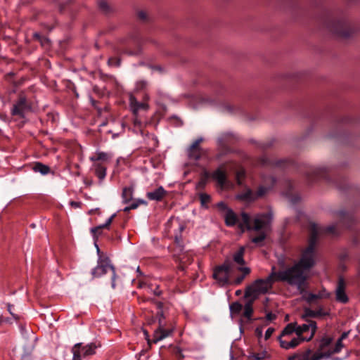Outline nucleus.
I'll list each match as a JSON object with an SVG mask.
<instances>
[{"instance_id":"47","label":"nucleus","mask_w":360,"mask_h":360,"mask_svg":"<svg viewBox=\"0 0 360 360\" xmlns=\"http://www.w3.org/2000/svg\"><path fill=\"white\" fill-rule=\"evenodd\" d=\"M138 17L141 19V20H146V13L143 11H141L138 13Z\"/></svg>"},{"instance_id":"36","label":"nucleus","mask_w":360,"mask_h":360,"mask_svg":"<svg viewBox=\"0 0 360 360\" xmlns=\"http://www.w3.org/2000/svg\"><path fill=\"white\" fill-rule=\"evenodd\" d=\"M108 64L109 66L119 67L121 64V60L118 57H110L108 60Z\"/></svg>"},{"instance_id":"21","label":"nucleus","mask_w":360,"mask_h":360,"mask_svg":"<svg viewBox=\"0 0 360 360\" xmlns=\"http://www.w3.org/2000/svg\"><path fill=\"white\" fill-rule=\"evenodd\" d=\"M328 315H329V313L325 311L322 307H319L316 310L305 309L302 318L308 319V318L324 317Z\"/></svg>"},{"instance_id":"2","label":"nucleus","mask_w":360,"mask_h":360,"mask_svg":"<svg viewBox=\"0 0 360 360\" xmlns=\"http://www.w3.org/2000/svg\"><path fill=\"white\" fill-rule=\"evenodd\" d=\"M224 219L228 226H233L238 224L242 231H244L245 229L248 230H260L269 224L271 213L256 216L252 224L250 217L248 214L243 212L240 217L238 218L232 210H229L226 212Z\"/></svg>"},{"instance_id":"6","label":"nucleus","mask_w":360,"mask_h":360,"mask_svg":"<svg viewBox=\"0 0 360 360\" xmlns=\"http://www.w3.org/2000/svg\"><path fill=\"white\" fill-rule=\"evenodd\" d=\"M233 265L232 260L226 259L221 265L214 268L213 278L224 285L229 283V276L233 273Z\"/></svg>"},{"instance_id":"51","label":"nucleus","mask_w":360,"mask_h":360,"mask_svg":"<svg viewBox=\"0 0 360 360\" xmlns=\"http://www.w3.org/2000/svg\"><path fill=\"white\" fill-rule=\"evenodd\" d=\"M138 115L135 116L134 124L135 127H140L141 125V122L138 119Z\"/></svg>"},{"instance_id":"58","label":"nucleus","mask_w":360,"mask_h":360,"mask_svg":"<svg viewBox=\"0 0 360 360\" xmlns=\"http://www.w3.org/2000/svg\"><path fill=\"white\" fill-rule=\"evenodd\" d=\"M130 210H131L130 205H129V206H127V207H124V208L123 209V211H124V212H129Z\"/></svg>"},{"instance_id":"59","label":"nucleus","mask_w":360,"mask_h":360,"mask_svg":"<svg viewBox=\"0 0 360 360\" xmlns=\"http://www.w3.org/2000/svg\"><path fill=\"white\" fill-rule=\"evenodd\" d=\"M357 271H358V276L360 278V260H359V264H358Z\"/></svg>"},{"instance_id":"43","label":"nucleus","mask_w":360,"mask_h":360,"mask_svg":"<svg viewBox=\"0 0 360 360\" xmlns=\"http://www.w3.org/2000/svg\"><path fill=\"white\" fill-rule=\"evenodd\" d=\"M276 315L271 312H268L266 315V319L269 321H272L274 319H276Z\"/></svg>"},{"instance_id":"10","label":"nucleus","mask_w":360,"mask_h":360,"mask_svg":"<svg viewBox=\"0 0 360 360\" xmlns=\"http://www.w3.org/2000/svg\"><path fill=\"white\" fill-rule=\"evenodd\" d=\"M174 242L177 245L174 257H176V260L179 262V268L181 270H184L186 265L192 263L193 253L190 251H184L183 247L181 244V238L178 236H175Z\"/></svg>"},{"instance_id":"5","label":"nucleus","mask_w":360,"mask_h":360,"mask_svg":"<svg viewBox=\"0 0 360 360\" xmlns=\"http://www.w3.org/2000/svg\"><path fill=\"white\" fill-rule=\"evenodd\" d=\"M31 110V103L28 101L25 93L20 92L13 105L11 114L13 116H17L20 119H23L25 117L26 113Z\"/></svg>"},{"instance_id":"37","label":"nucleus","mask_w":360,"mask_h":360,"mask_svg":"<svg viewBox=\"0 0 360 360\" xmlns=\"http://www.w3.org/2000/svg\"><path fill=\"white\" fill-rule=\"evenodd\" d=\"M342 347V340L338 339L335 345L333 344L332 354L340 352Z\"/></svg>"},{"instance_id":"31","label":"nucleus","mask_w":360,"mask_h":360,"mask_svg":"<svg viewBox=\"0 0 360 360\" xmlns=\"http://www.w3.org/2000/svg\"><path fill=\"white\" fill-rule=\"evenodd\" d=\"M217 182L218 183L219 187H220V188H221L223 190L231 189V188H233V186H234V184H233L234 181H217ZM236 182L237 183V184L239 186H243V183L244 181H236Z\"/></svg>"},{"instance_id":"49","label":"nucleus","mask_w":360,"mask_h":360,"mask_svg":"<svg viewBox=\"0 0 360 360\" xmlns=\"http://www.w3.org/2000/svg\"><path fill=\"white\" fill-rule=\"evenodd\" d=\"M131 210H135L139 206V203L137 202L136 200H134L130 205Z\"/></svg>"},{"instance_id":"52","label":"nucleus","mask_w":360,"mask_h":360,"mask_svg":"<svg viewBox=\"0 0 360 360\" xmlns=\"http://www.w3.org/2000/svg\"><path fill=\"white\" fill-rule=\"evenodd\" d=\"M349 333V331L348 332H344L341 335V336H340V338L339 339L341 340H343L346 339L348 337Z\"/></svg>"},{"instance_id":"19","label":"nucleus","mask_w":360,"mask_h":360,"mask_svg":"<svg viewBox=\"0 0 360 360\" xmlns=\"http://www.w3.org/2000/svg\"><path fill=\"white\" fill-rule=\"evenodd\" d=\"M129 105L134 116L138 115V112L140 110H148L149 107L148 103L138 101L137 99L133 96H130L129 98Z\"/></svg>"},{"instance_id":"35","label":"nucleus","mask_w":360,"mask_h":360,"mask_svg":"<svg viewBox=\"0 0 360 360\" xmlns=\"http://www.w3.org/2000/svg\"><path fill=\"white\" fill-rule=\"evenodd\" d=\"M266 356L267 353L266 352L262 353H252L248 360H264Z\"/></svg>"},{"instance_id":"38","label":"nucleus","mask_w":360,"mask_h":360,"mask_svg":"<svg viewBox=\"0 0 360 360\" xmlns=\"http://www.w3.org/2000/svg\"><path fill=\"white\" fill-rule=\"evenodd\" d=\"M172 354L176 356V358L178 360H182L184 358V355L183 354L181 349L179 347H173Z\"/></svg>"},{"instance_id":"18","label":"nucleus","mask_w":360,"mask_h":360,"mask_svg":"<svg viewBox=\"0 0 360 360\" xmlns=\"http://www.w3.org/2000/svg\"><path fill=\"white\" fill-rule=\"evenodd\" d=\"M202 141V138L196 139L188 149V156L190 160L197 161L200 158L202 150L199 145Z\"/></svg>"},{"instance_id":"39","label":"nucleus","mask_w":360,"mask_h":360,"mask_svg":"<svg viewBox=\"0 0 360 360\" xmlns=\"http://www.w3.org/2000/svg\"><path fill=\"white\" fill-rule=\"evenodd\" d=\"M98 6H99V8L105 13H108L109 11V6H108V3L104 0H101L98 2Z\"/></svg>"},{"instance_id":"15","label":"nucleus","mask_w":360,"mask_h":360,"mask_svg":"<svg viewBox=\"0 0 360 360\" xmlns=\"http://www.w3.org/2000/svg\"><path fill=\"white\" fill-rule=\"evenodd\" d=\"M201 175V180H208L210 178H212V180L217 181L226 180V172L222 167H219L212 173H210L204 168L202 171Z\"/></svg>"},{"instance_id":"12","label":"nucleus","mask_w":360,"mask_h":360,"mask_svg":"<svg viewBox=\"0 0 360 360\" xmlns=\"http://www.w3.org/2000/svg\"><path fill=\"white\" fill-rule=\"evenodd\" d=\"M266 192L267 188L264 186H260L257 192H254L250 188L245 187L244 191L236 195V198L242 201L252 202L264 196Z\"/></svg>"},{"instance_id":"62","label":"nucleus","mask_w":360,"mask_h":360,"mask_svg":"<svg viewBox=\"0 0 360 360\" xmlns=\"http://www.w3.org/2000/svg\"><path fill=\"white\" fill-rule=\"evenodd\" d=\"M145 284L146 283L144 282L140 281L139 283V288H143Z\"/></svg>"},{"instance_id":"50","label":"nucleus","mask_w":360,"mask_h":360,"mask_svg":"<svg viewBox=\"0 0 360 360\" xmlns=\"http://www.w3.org/2000/svg\"><path fill=\"white\" fill-rule=\"evenodd\" d=\"M70 205L73 207H79L81 202H75V201H70Z\"/></svg>"},{"instance_id":"25","label":"nucleus","mask_w":360,"mask_h":360,"mask_svg":"<svg viewBox=\"0 0 360 360\" xmlns=\"http://www.w3.org/2000/svg\"><path fill=\"white\" fill-rule=\"evenodd\" d=\"M255 300L256 299H254V297H251V299L248 300L244 306V311L243 315L245 318H246L248 320H251V317L253 313L252 304Z\"/></svg>"},{"instance_id":"14","label":"nucleus","mask_w":360,"mask_h":360,"mask_svg":"<svg viewBox=\"0 0 360 360\" xmlns=\"http://www.w3.org/2000/svg\"><path fill=\"white\" fill-rule=\"evenodd\" d=\"M114 157L111 152H104L97 150L95 153L89 157V160L93 163H102L108 165Z\"/></svg>"},{"instance_id":"4","label":"nucleus","mask_w":360,"mask_h":360,"mask_svg":"<svg viewBox=\"0 0 360 360\" xmlns=\"http://www.w3.org/2000/svg\"><path fill=\"white\" fill-rule=\"evenodd\" d=\"M152 301L154 302L159 310L156 314V319L158 321V326L154 330L153 338L152 340L153 343H157L158 341H160L171 335L174 329L172 324L166 321L165 311L163 310V303L159 301H156L153 299Z\"/></svg>"},{"instance_id":"8","label":"nucleus","mask_w":360,"mask_h":360,"mask_svg":"<svg viewBox=\"0 0 360 360\" xmlns=\"http://www.w3.org/2000/svg\"><path fill=\"white\" fill-rule=\"evenodd\" d=\"M98 346L94 342L84 345L82 342L75 344L72 348V360H82L96 354Z\"/></svg>"},{"instance_id":"45","label":"nucleus","mask_w":360,"mask_h":360,"mask_svg":"<svg viewBox=\"0 0 360 360\" xmlns=\"http://www.w3.org/2000/svg\"><path fill=\"white\" fill-rule=\"evenodd\" d=\"M13 307V305L10 304H7V308H8V311H9V313L12 315V316L15 319H18V316L15 314L13 311H12V308Z\"/></svg>"},{"instance_id":"34","label":"nucleus","mask_w":360,"mask_h":360,"mask_svg":"<svg viewBox=\"0 0 360 360\" xmlns=\"http://www.w3.org/2000/svg\"><path fill=\"white\" fill-rule=\"evenodd\" d=\"M243 309V305L238 302H235L230 305V311L232 314H239Z\"/></svg>"},{"instance_id":"9","label":"nucleus","mask_w":360,"mask_h":360,"mask_svg":"<svg viewBox=\"0 0 360 360\" xmlns=\"http://www.w3.org/2000/svg\"><path fill=\"white\" fill-rule=\"evenodd\" d=\"M330 32L342 38L349 37L353 32L348 22L343 19L333 21L326 25Z\"/></svg>"},{"instance_id":"57","label":"nucleus","mask_w":360,"mask_h":360,"mask_svg":"<svg viewBox=\"0 0 360 360\" xmlns=\"http://www.w3.org/2000/svg\"><path fill=\"white\" fill-rule=\"evenodd\" d=\"M124 160L122 158H118L116 160L117 165H119L121 162H124Z\"/></svg>"},{"instance_id":"29","label":"nucleus","mask_w":360,"mask_h":360,"mask_svg":"<svg viewBox=\"0 0 360 360\" xmlns=\"http://www.w3.org/2000/svg\"><path fill=\"white\" fill-rule=\"evenodd\" d=\"M271 219L270 220L269 224L266 227H264L260 230H256L257 231H261V232L259 233V236H255L252 238V243L259 245L265 240V238H266L265 231L269 229V225L271 224Z\"/></svg>"},{"instance_id":"41","label":"nucleus","mask_w":360,"mask_h":360,"mask_svg":"<svg viewBox=\"0 0 360 360\" xmlns=\"http://www.w3.org/2000/svg\"><path fill=\"white\" fill-rule=\"evenodd\" d=\"M217 208L221 210V211H225L226 212H227V210H230L227 205H226V203H224V202H219L217 203Z\"/></svg>"},{"instance_id":"24","label":"nucleus","mask_w":360,"mask_h":360,"mask_svg":"<svg viewBox=\"0 0 360 360\" xmlns=\"http://www.w3.org/2000/svg\"><path fill=\"white\" fill-rule=\"evenodd\" d=\"M93 167H94L96 176L100 180L103 179L106 175V165H103L102 163H93Z\"/></svg>"},{"instance_id":"46","label":"nucleus","mask_w":360,"mask_h":360,"mask_svg":"<svg viewBox=\"0 0 360 360\" xmlns=\"http://www.w3.org/2000/svg\"><path fill=\"white\" fill-rule=\"evenodd\" d=\"M206 182L207 181H198V183L196 184V188L198 190L202 189L205 187Z\"/></svg>"},{"instance_id":"32","label":"nucleus","mask_w":360,"mask_h":360,"mask_svg":"<svg viewBox=\"0 0 360 360\" xmlns=\"http://www.w3.org/2000/svg\"><path fill=\"white\" fill-rule=\"evenodd\" d=\"M238 271L243 272V275L237 277L234 281L235 284H240L244 279L245 276L250 273V269L248 267H238Z\"/></svg>"},{"instance_id":"60","label":"nucleus","mask_w":360,"mask_h":360,"mask_svg":"<svg viewBox=\"0 0 360 360\" xmlns=\"http://www.w3.org/2000/svg\"><path fill=\"white\" fill-rule=\"evenodd\" d=\"M8 321V319H6V318H4L3 316H1L0 317V323H2V322H6Z\"/></svg>"},{"instance_id":"1","label":"nucleus","mask_w":360,"mask_h":360,"mask_svg":"<svg viewBox=\"0 0 360 360\" xmlns=\"http://www.w3.org/2000/svg\"><path fill=\"white\" fill-rule=\"evenodd\" d=\"M360 207V202H354L352 205L346 210L342 207L331 211L333 217L338 219V223L325 227H319L314 222H309L307 226L309 232L308 245L302 251L300 259L292 266L276 271L273 266L271 272L264 279H257L249 286L245 292V297H254L257 299L258 294L267 292L276 281L286 283L291 286H295L300 293H304L307 288V281L309 271L314 266L316 255V246L321 233L337 236L340 234L338 224L344 229L353 231L357 224V219L354 214Z\"/></svg>"},{"instance_id":"61","label":"nucleus","mask_w":360,"mask_h":360,"mask_svg":"<svg viewBox=\"0 0 360 360\" xmlns=\"http://www.w3.org/2000/svg\"><path fill=\"white\" fill-rule=\"evenodd\" d=\"M146 83L145 82H140L139 83V86H140L141 87H143V86H146Z\"/></svg>"},{"instance_id":"13","label":"nucleus","mask_w":360,"mask_h":360,"mask_svg":"<svg viewBox=\"0 0 360 360\" xmlns=\"http://www.w3.org/2000/svg\"><path fill=\"white\" fill-rule=\"evenodd\" d=\"M282 194L285 196L292 204L298 203L301 198L293 184V181H283Z\"/></svg>"},{"instance_id":"23","label":"nucleus","mask_w":360,"mask_h":360,"mask_svg":"<svg viewBox=\"0 0 360 360\" xmlns=\"http://www.w3.org/2000/svg\"><path fill=\"white\" fill-rule=\"evenodd\" d=\"M297 323H290L283 328L279 337H283V338H288L290 337L293 333H295L297 335Z\"/></svg>"},{"instance_id":"55","label":"nucleus","mask_w":360,"mask_h":360,"mask_svg":"<svg viewBox=\"0 0 360 360\" xmlns=\"http://www.w3.org/2000/svg\"><path fill=\"white\" fill-rule=\"evenodd\" d=\"M156 321H157L156 316L155 317H152L150 319L148 320V324L151 325L153 323H155Z\"/></svg>"},{"instance_id":"44","label":"nucleus","mask_w":360,"mask_h":360,"mask_svg":"<svg viewBox=\"0 0 360 360\" xmlns=\"http://www.w3.org/2000/svg\"><path fill=\"white\" fill-rule=\"evenodd\" d=\"M349 257L348 252L347 251H344L343 252L340 253V259L341 262H345L347 260Z\"/></svg>"},{"instance_id":"11","label":"nucleus","mask_w":360,"mask_h":360,"mask_svg":"<svg viewBox=\"0 0 360 360\" xmlns=\"http://www.w3.org/2000/svg\"><path fill=\"white\" fill-rule=\"evenodd\" d=\"M307 321L301 326L297 325V335L304 341H310L314 336L317 329L316 323L314 321L304 319Z\"/></svg>"},{"instance_id":"16","label":"nucleus","mask_w":360,"mask_h":360,"mask_svg":"<svg viewBox=\"0 0 360 360\" xmlns=\"http://www.w3.org/2000/svg\"><path fill=\"white\" fill-rule=\"evenodd\" d=\"M346 282L342 277L338 279V285L335 290V297L337 301L342 303H347L349 300L345 292Z\"/></svg>"},{"instance_id":"22","label":"nucleus","mask_w":360,"mask_h":360,"mask_svg":"<svg viewBox=\"0 0 360 360\" xmlns=\"http://www.w3.org/2000/svg\"><path fill=\"white\" fill-rule=\"evenodd\" d=\"M334 183V186L339 189L340 191L343 193H352V192H357L360 193V191L355 188H352L351 186L349 184V181H332Z\"/></svg>"},{"instance_id":"26","label":"nucleus","mask_w":360,"mask_h":360,"mask_svg":"<svg viewBox=\"0 0 360 360\" xmlns=\"http://www.w3.org/2000/svg\"><path fill=\"white\" fill-rule=\"evenodd\" d=\"M244 253H245V248L240 247L237 252H236L233 255V260L232 261L233 263H236L240 266H243L245 264L244 260Z\"/></svg>"},{"instance_id":"53","label":"nucleus","mask_w":360,"mask_h":360,"mask_svg":"<svg viewBox=\"0 0 360 360\" xmlns=\"http://www.w3.org/2000/svg\"><path fill=\"white\" fill-rule=\"evenodd\" d=\"M32 350V347H29L27 349H26L25 351V352L22 354V356H27L28 355H30V354L31 353Z\"/></svg>"},{"instance_id":"7","label":"nucleus","mask_w":360,"mask_h":360,"mask_svg":"<svg viewBox=\"0 0 360 360\" xmlns=\"http://www.w3.org/2000/svg\"><path fill=\"white\" fill-rule=\"evenodd\" d=\"M109 270L112 271L111 286L115 289L116 274L115 268L110 264L108 257L100 256L97 266L92 270V275L94 277H100L105 274Z\"/></svg>"},{"instance_id":"48","label":"nucleus","mask_w":360,"mask_h":360,"mask_svg":"<svg viewBox=\"0 0 360 360\" xmlns=\"http://www.w3.org/2000/svg\"><path fill=\"white\" fill-rule=\"evenodd\" d=\"M116 217V214H113L105 222V226H108L110 227V224H112L114 218Z\"/></svg>"},{"instance_id":"54","label":"nucleus","mask_w":360,"mask_h":360,"mask_svg":"<svg viewBox=\"0 0 360 360\" xmlns=\"http://www.w3.org/2000/svg\"><path fill=\"white\" fill-rule=\"evenodd\" d=\"M153 292H154L155 295L160 296L162 293V291L159 290L158 287H157L156 289L153 291Z\"/></svg>"},{"instance_id":"64","label":"nucleus","mask_w":360,"mask_h":360,"mask_svg":"<svg viewBox=\"0 0 360 360\" xmlns=\"http://www.w3.org/2000/svg\"><path fill=\"white\" fill-rule=\"evenodd\" d=\"M34 37L35 38H37V39H39V37H40V34H38V33H35V34H34Z\"/></svg>"},{"instance_id":"30","label":"nucleus","mask_w":360,"mask_h":360,"mask_svg":"<svg viewBox=\"0 0 360 360\" xmlns=\"http://www.w3.org/2000/svg\"><path fill=\"white\" fill-rule=\"evenodd\" d=\"M33 170L43 175L47 174L51 172V169L48 165L41 162H36L33 166Z\"/></svg>"},{"instance_id":"20","label":"nucleus","mask_w":360,"mask_h":360,"mask_svg":"<svg viewBox=\"0 0 360 360\" xmlns=\"http://www.w3.org/2000/svg\"><path fill=\"white\" fill-rule=\"evenodd\" d=\"M167 192L162 186L148 191L146 193V197L150 200L162 201V198L165 196Z\"/></svg>"},{"instance_id":"27","label":"nucleus","mask_w":360,"mask_h":360,"mask_svg":"<svg viewBox=\"0 0 360 360\" xmlns=\"http://www.w3.org/2000/svg\"><path fill=\"white\" fill-rule=\"evenodd\" d=\"M133 186L123 188L122 198L124 203H128L133 200Z\"/></svg>"},{"instance_id":"56","label":"nucleus","mask_w":360,"mask_h":360,"mask_svg":"<svg viewBox=\"0 0 360 360\" xmlns=\"http://www.w3.org/2000/svg\"><path fill=\"white\" fill-rule=\"evenodd\" d=\"M137 202L139 203V205H147V202L145 201L144 200H141V199H139V200H136Z\"/></svg>"},{"instance_id":"33","label":"nucleus","mask_w":360,"mask_h":360,"mask_svg":"<svg viewBox=\"0 0 360 360\" xmlns=\"http://www.w3.org/2000/svg\"><path fill=\"white\" fill-rule=\"evenodd\" d=\"M199 199L200 201L201 206L205 208L208 207V203L210 202L211 197L210 195L205 193H199Z\"/></svg>"},{"instance_id":"3","label":"nucleus","mask_w":360,"mask_h":360,"mask_svg":"<svg viewBox=\"0 0 360 360\" xmlns=\"http://www.w3.org/2000/svg\"><path fill=\"white\" fill-rule=\"evenodd\" d=\"M317 351L312 354L308 351L301 354H296L289 358V360H321L323 357H328L332 354L333 338L323 336L316 345Z\"/></svg>"},{"instance_id":"63","label":"nucleus","mask_w":360,"mask_h":360,"mask_svg":"<svg viewBox=\"0 0 360 360\" xmlns=\"http://www.w3.org/2000/svg\"><path fill=\"white\" fill-rule=\"evenodd\" d=\"M92 234H93L94 238H95L96 236L101 234V231H98L95 234L94 233H92Z\"/></svg>"},{"instance_id":"17","label":"nucleus","mask_w":360,"mask_h":360,"mask_svg":"<svg viewBox=\"0 0 360 360\" xmlns=\"http://www.w3.org/2000/svg\"><path fill=\"white\" fill-rule=\"evenodd\" d=\"M278 340L280 342V345L281 347L288 349L295 348L298 346L301 342H304V340H302V338H300L297 335V337H288L283 338L279 337Z\"/></svg>"},{"instance_id":"42","label":"nucleus","mask_w":360,"mask_h":360,"mask_svg":"<svg viewBox=\"0 0 360 360\" xmlns=\"http://www.w3.org/2000/svg\"><path fill=\"white\" fill-rule=\"evenodd\" d=\"M274 332V329L273 328H269L265 332V340H268L272 335Z\"/></svg>"},{"instance_id":"40","label":"nucleus","mask_w":360,"mask_h":360,"mask_svg":"<svg viewBox=\"0 0 360 360\" xmlns=\"http://www.w3.org/2000/svg\"><path fill=\"white\" fill-rule=\"evenodd\" d=\"M108 229L109 227L108 226H105V223L102 224V225H100V226H96V227H94L91 229V232L92 233H96L97 231H102L103 229Z\"/></svg>"},{"instance_id":"28","label":"nucleus","mask_w":360,"mask_h":360,"mask_svg":"<svg viewBox=\"0 0 360 360\" xmlns=\"http://www.w3.org/2000/svg\"><path fill=\"white\" fill-rule=\"evenodd\" d=\"M328 297V294L326 293L325 292H320L319 294L309 292V293H307V296L305 297V299L307 301V302L311 304V303L316 302L319 299H321L323 297Z\"/></svg>"}]
</instances>
